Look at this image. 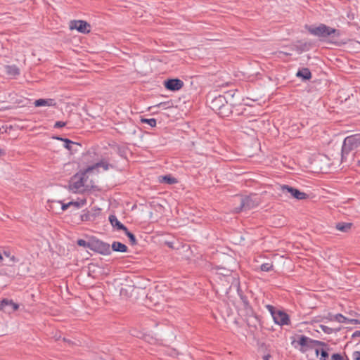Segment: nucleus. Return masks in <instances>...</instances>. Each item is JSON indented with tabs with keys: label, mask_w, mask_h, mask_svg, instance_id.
<instances>
[{
	"label": "nucleus",
	"mask_w": 360,
	"mask_h": 360,
	"mask_svg": "<svg viewBox=\"0 0 360 360\" xmlns=\"http://www.w3.org/2000/svg\"><path fill=\"white\" fill-rule=\"evenodd\" d=\"M126 236L129 238V242L132 245H135L137 244V240L136 239L135 236L131 233L128 229L127 228V231H124Z\"/></svg>",
	"instance_id": "a878e982"
},
{
	"label": "nucleus",
	"mask_w": 360,
	"mask_h": 360,
	"mask_svg": "<svg viewBox=\"0 0 360 360\" xmlns=\"http://www.w3.org/2000/svg\"><path fill=\"white\" fill-rule=\"evenodd\" d=\"M36 107H41V106H56V102L54 99L52 98H40L37 99L34 103Z\"/></svg>",
	"instance_id": "dca6fc26"
},
{
	"label": "nucleus",
	"mask_w": 360,
	"mask_h": 360,
	"mask_svg": "<svg viewBox=\"0 0 360 360\" xmlns=\"http://www.w3.org/2000/svg\"><path fill=\"white\" fill-rule=\"evenodd\" d=\"M58 202L61 204V210L63 211L66 210L70 207L68 203H62L60 201H59Z\"/></svg>",
	"instance_id": "4c0bfd02"
},
{
	"label": "nucleus",
	"mask_w": 360,
	"mask_h": 360,
	"mask_svg": "<svg viewBox=\"0 0 360 360\" xmlns=\"http://www.w3.org/2000/svg\"><path fill=\"white\" fill-rule=\"evenodd\" d=\"M109 221L111 225L116 228L117 230L127 231V227L122 224L117 218L115 215L111 214L109 216Z\"/></svg>",
	"instance_id": "f3484780"
},
{
	"label": "nucleus",
	"mask_w": 360,
	"mask_h": 360,
	"mask_svg": "<svg viewBox=\"0 0 360 360\" xmlns=\"http://www.w3.org/2000/svg\"><path fill=\"white\" fill-rule=\"evenodd\" d=\"M257 205V202L254 200L250 196L241 197L240 198V205L235 207V212L238 213L244 210H249Z\"/></svg>",
	"instance_id": "423d86ee"
},
{
	"label": "nucleus",
	"mask_w": 360,
	"mask_h": 360,
	"mask_svg": "<svg viewBox=\"0 0 360 360\" xmlns=\"http://www.w3.org/2000/svg\"><path fill=\"white\" fill-rule=\"evenodd\" d=\"M162 178H163V181L168 184H174L177 182L176 179L171 176L170 175H165Z\"/></svg>",
	"instance_id": "bb28decb"
},
{
	"label": "nucleus",
	"mask_w": 360,
	"mask_h": 360,
	"mask_svg": "<svg viewBox=\"0 0 360 360\" xmlns=\"http://www.w3.org/2000/svg\"><path fill=\"white\" fill-rule=\"evenodd\" d=\"M298 77L302 78L304 80H308L311 77V73L309 68H302L299 70L296 74Z\"/></svg>",
	"instance_id": "412c9836"
},
{
	"label": "nucleus",
	"mask_w": 360,
	"mask_h": 360,
	"mask_svg": "<svg viewBox=\"0 0 360 360\" xmlns=\"http://www.w3.org/2000/svg\"><path fill=\"white\" fill-rule=\"evenodd\" d=\"M306 29L312 35L323 39L333 34L339 37L340 33L338 30L330 27L325 24L321 23L318 26L306 25Z\"/></svg>",
	"instance_id": "f03ea898"
},
{
	"label": "nucleus",
	"mask_w": 360,
	"mask_h": 360,
	"mask_svg": "<svg viewBox=\"0 0 360 360\" xmlns=\"http://www.w3.org/2000/svg\"><path fill=\"white\" fill-rule=\"evenodd\" d=\"M273 265L270 263H264L261 265L260 269L263 271H269L272 269Z\"/></svg>",
	"instance_id": "c756f323"
},
{
	"label": "nucleus",
	"mask_w": 360,
	"mask_h": 360,
	"mask_svg": "<svg viewBox=\"0 0 360 360\" xmlns=\"http://www.w3.org/2000/svg\"><path fill=\"white\" fill-rule=\"evenodd\" d=\"M69 27L71 30H77L82 34H87L91 31V25L84 20H71L69 23Z\"/></svg>",
	"instance_id": "0eeeda50"
},
{
	"label": "nucleus",
	"mask_w": 360,
	"mask_h": 360,
	"mask_svg": "<svg viewBox=\"0 0 360 360\" xmlns=\"http://www.w3.org/2000/svg\"><path fill=\"white\" fill-rule=\"evenodd\" d=\"M56 139L64 142V147L68 149L71 153H74L78 150V148L81 145L77 142L72 141L71 140L62 137H56Z\"/></svg>",
	"instance_id": "f8f14e48"
},
{
	"label": "nucleus",
	"mask_w": 360,
	"mask_h": 360,
	"mask_svg": "<svg viewBox=\"0 0 360 360\" xmlns=\"http://www.w3.org/2000/svg\"><path fill=\"white\" fill-rule=\"evenodd\" d=\"M91 250L103 255H108L111 253L110 246L108 243L98 239L91 240Z\"/></svg>",
	"instance_id": "39448f33"
},
{
	"label": "nucleus",
	"mask_w": 360,
	"mask_h": 360,
	"mask_svg": "<svg viewBox=\"0 0 360 360\" xmlns=\"http://www.w3.org/2000/svg\"><path fill=\"white\" fill-rule=\"evenodd\" d=\"M297 342L302 347H314L315 346H326L325 342L312 340L305 335H300Z\"/></svg>",
	"instance_id": "1a4fd4ad"
},
{
	"label": "nucleus",
	"mask_w": 360,
	"mask_h": 360,
	"mask_svg": "<svg viewBox=\"0 0 360 360\" xmlns=\"http://www.w3.org/2000/svg\"><path fill=\"white\" fill-rule=\"evenodd\" d=\"M6 73L10 76H17L20 74V70L16 65H7L6 67Z\"/></svg>",
	"instance_id": "b1692460"
},
{
	"label": "nucleus",
	"mask_w": 360,
	"mask_h": 360,
	"mask_svg": "<svg viewBox=\"0 0 360 360\" xmlns=\"http://www.w3.org/2000/svg\"><path fill=\"white\" fill-rule=\"evenodd\" d=\"M86 181V174L84 173L75 174L69 185V190L74 193H83L86 191L84 184Z\"/></svg>",
	"instance_id": "20e7f679"
},
{
	"label": "nucleus",
	"mask_w": 360,
	"mask_h": 360,
	"mask_svg": "<svg viewBox=\"0 0 360 360\" xmlns=\"http://www.w3.org/2000/svg\"><path fill=\"white\" fill-rule=\"evenodd\" d=\"M68 204L69 205L70 207V206H74L77 209L80 207V203L79 202L70 201V202H68Z\"/></svg>",
	"instance_id": "c9c22d12"
},
{
	"label": "nucleus",
	"mask_w": 360,
	"mask_h": 360,
	"mask_svg": "<svg viewBox=\"0 0 360 360\" xmlns=\"http://www.w3.org/2000/svg\"><path fill=\"white\" fill-rule=\"evenodd\" d=\"M97 213L96 212L86 211L81 214V220L82 221H93L96 219Z\"/></svg>",
	"instance_id": "aec40b11"
},
{
	"label": "nucleus",
	"mask_w": 360,
	"mask_h": 360,
	"mask_svg": "<svg viewBox=\"0 0 360 360\" xmlns=\"http://www.w3.org/2000/svg\"><path fill=\"white\" fill-rule=\"evenodd\" d=\"M238 294L240 297V299L243 304V307L245 309H250V302L248 301V299L247 297V296H245V295H243L242 290L240 289V288L238 287Z\"/></svg>",
	"instance_id": "5701e85b"
},
{
	"label": "nucleus",
	"mask_w": 360,
	"mask_h": 360,
	"mask_svg": "<svg viewBox=\"0 0 360 360\" xmlns=\"http://www.w3.org/2000/svg\"><path fill=\"white\" fill-rule=\"evenodd\" d=\"M218 269L221 270V271L219 272V274L225 276H229L231 273V271L230 269H227L225 268H218Z\"/></svg>",
	"instance_id": "473e14b6"
},
{
	"label": "nucleus",
	"mask_w": 360,
	"mask_h": 360,
	"mask_svg": "<svg viewBox=\"0 0 360 360\" xmlns=\"http://www.w3.org/2000/svg\"><path fill=\"white\" fill-rule=\"evenodd\" d=\"M8 307L11 308V311H15L19 308V305L11 300L3 299L0 302V310L6 311Z\"/></svg>",
	"instance_id": "ddd939ff"
},
{
	"label": "nucleus",
	"mask_w": 360,
	"mask_h": 360,
	"mask_svg": "<svg viewBox=\"0 0 360 360\" xmlns=\"http://www.w3.org/2000/svg\"><path fill=\"white\" fill-rule=\"evenodd\" d=\"M330 360H349V359L347 356H342L340 354L335 353L331 356Z\"/></svg>",
	"instance_id": "7c9ffc66"
},
{
	"label": "nucleus",
	"mask_w": 360,
	"mask_h": 360,
	"mask_svg": "<svg viewBox=\"0 0 360 360\" xmlns=\"http://www.w3.org/2000/svg\"><path fill=\"white\" fill-rule=\"evenodd\" d=\"M211 109L221 117H228L232 113V106L229 104L223 95H219L212 98L210 102Z\"/></svg>",
	"instance_id": "f257e3e1"
},
{
	"label": "nucleus",
	"mask_w": 360,
	"mask_h": 360,
	"mask_svg": "<svg viewBox=\"0 0 360 360\" xmlns=\"http://www.w3.org/2000/svg\"><path fill=\"white\" fill-rule=\"evenodd\" d=\"M320 328L326 334H331L334 331L333 328L324 325H320Z\"/></svg>",
	"instance_id": "2f4dec72"
},
{
	"label": "nucleus",
	"mask_w": 360,
	"mask_h": 360,
	"mask_svg": "<svg viewBox=\"0 0 360 360\" xmlns=\"http://www.w3.org/2000/svg\"><path fill=\"white\" fill-rule=\"evenodd\" d=\"M274 322L279 326L289 325L290 323L289 316L284 311L278 310L273 314Z\"/></svg>",
	"instance_id": "9b49d317"
},
{
	"label": "nucleus",
	"mask_w": 360,
	"mask_h": 360,
	"mask_svg": "<svg viewBox=\"0 0 360 360\" xmlns=\"http://www.w3.org/2000/svg\"><path fill=\"white\" fill-rule=\"evenodd\" d=\"M327 319L329 321H335L334 320V315H332L331 314H328V316L326 317Z\"/></svg>",
	"instance_id": "ea45409f"
},
{
	"label": "nucleus",
	"mask_w": 360,
	"mask_h": 360,
	"mask_svg": "<svg viewBox=\"0 0 360 360\" xmlns=\"http://www.w3.org/2000/svg\"><path fill=\"white\" fill-rule=\"evenodd\" d=\"M4 154H5L4 150L0 148V157H1V155H4Z\"/></svg>",
	"instance_id": "79ce46f5"
},
{
	"label": "nucleus",
	"mask_w": 360,
	"mask_h": 360,
	"mask_svg": "<svg viewBox=\"0 0 360 360\" xmlns=\"http://www.w3.org/2000/svg\"><path fill=\"white\" fill-rule=\"evenodd\" d=\"M360 146V134L347 136L342 146V156L348 155L352 150Z\"/></svg>",
	"instance_id": "7ed1b4c3"
},
{
	"label": "nucleus",
	"mask_w": 360,
	"mask_h": 360,
	"mask_svg": "<svg viewBox=\"0 0 360 360\" xmlns=\"http://www.w3.org/2000/svg\"><path fill=\"white\" fill-rule=\"evenodd\" d=\"M353 339L356 338H360V330H356L352 335Z\"/></svg>",
	"instance_id": "58836bf2"
},
{
	"label": "nucleus",
	"mask_w": 360,
	"mask_h": 360,
	"mask_svg": "<svg viewBox=\"0 0 360 360\" xmlns=\"http://www.w3.org/2000/svg\"><path fill=\"white\" fill-rule=\"evenodd\" d=\"M271 357V356L269 354H267V355H265L264 356V360H269V358Z\"/></svg>",
	"instance_id": "a19ab883"
},
{
	"label": "nucleus",
	"mask_w": 360,
	"mask_h": 360,
	"mask_svg": "<svg viewBox=\"0 0 360 360\" xmlns=\"http://www.w3.org/2000/svg\"><path fill=\"white\" fill-rule=\"evenodd\" d=\"M141 122L143 123H147L150 127H154L156 126L157 122L156 120L154 118L150 119H141Z\"/></svg>",
	"instance_id": "c85d7f7f"
},
{
	"label": "nucleus",
	"mask_w": 360,
	"mask_h": 360,
	"mask_svg": "<svg viewBox=\"0 0 360 360\" xmlns=\"http://www.w3.org/2000/svg\"><path fill=\"white\" fill-rule=\"evenodd\" d=\"M96 167H103L104 170H108L110 168H113V165L111 164H109L105 160H102L100 162L96 163L92 167H88V169L86 170L87 171L92 170Z\"/></svg>",
	"instance_id": "a211bd4d"
},
{
	"label": "nucleus",
	"mask_w": 360,
	"mask_h": 360,
	"mask_svg": "<svg viewBox=\"0 0 360 360\" xmlns=\"http://www.w3.org/2000/svg\"><path fill=\"white\" fill-rule=\"evenodd\" d=\"M266 308L268 309L269 311L271 313V316H273L274 314H276L278 310H276L274 306L272 305H266Z\"/></svg>",
	"instance_id": "f704fd0d"
},
{
	"label": "nucleus",
	"mask_w": 360,
	"mask_h": 360,
	"mask_svg": "<svg viewBox=\"0 0 360 360\" xmlns=\"http://www.w3.org/2000/svg\"><path fill=\"white\" fill-rule=\"evenodd\" d=\"M352 357L354 360H360V352L356 351L353 352Z\"/></svg>",
	"instance_id": "e433bc0d"
},
{
	"label": "nucleus",
	"mask_w": 360,
	"mask_h": 360,
	"mask_svg": "<svg viewBox=\"0 0 360 360\" xmlns=\"http://www.w3.org/2000/svg\"><path fill=\"white\" fill-rule=\"evenodd\" d=\"M281 190L283 192V193H290L291 196L297 200H304L306 199L308 196L307 193L302 192L298 189L292 188L288 185L281 186Z\"/></svg>",
	"instance_id": "6e6552de"
},
{
	"label": "nucleus",
	"mask_w": 360,
	"mask_h": 360,
	"mask_svg": "<svg viewBox=\"0 0 360 360\" xmlns=\"http://www.w3.org/2000/svg\"><path fill=\"white\" fill-rule=\"evenodd\" d=\"M111 248L113 251L120 252H126L128 250L126 245L119 241H114L112 244Z\"/></svg>",
	"instance_id": "6ab92c4d"
},
{
	"label": "nucleus",
	"mask_w": 360,
	"mask_h": 360,
	"mask_svg": "<svg viewBox=\"0 0 360 360\" xmlns=\"http://www.w3.org/2000/svg\"><path fill=\"white\" fill-rule=\"evenodd\" d=\"M321 347H321V348L316 347L314 349L316 356V357H318L319 359V360H327V359L329 356V354L328 352V345H326V346H321Z\"/></svg>",
	"instance_id": "4468645a"
},
{
	"label": "nucleus",
	"mask_w": 360,
	"mask_h": 360,
	"mask_svg": "<svg viewBox=\"0 0 360 360\" xmlns=\"http://www.w3.org/2000/svg\"><path fill=\"white\" fill-rule=\"evenodd\" d=\"M77 245H79V246H82V247H84V248H87L91 250V240L89 241H86L84 239H79L77 240Z\"/></svg>",
	"instance_id": "cd10ccee"
},
{
	"label": "nucleus",
	"mask_w": 360,
	"mask_h": 360,
	"mask_svg": "<svg viewBox=\"0 0 360 360\" xmlns=\"http://www.w3.org/2000/svg\"><path fill=\"white\" fill-rule=\"evenodd\" d=\"M165 87L169 91H179L184 86V82L179 79H169L164 82Z\"/></svg>",
	"instance_id": "9d476101"
},
{
	"label": "nucleus",
	"mask_w": 360,
	"mask_h": 360,
	"mask_svg": "<svg viewBox=\"0 0 360 360\" xmlns=\"http://www.w3.org/2000/svg\"><path fill=\"white\" fill-rule=\"evenodd\" d=\"M352 225V223L340 222L336 224L335 228L342 232H348Z\"/></svg>",
	"instance_id": "4be33fe9"
},
{
	"label": "nucleus",
	"mask_w": 360,
	"mask_h": 360,
	"mask_svg": "<svg viewBox=\"0 0 360 360\" xmlns=\"http://www.w3.org/2000/svg\"><path fill=\"white\" fill-rule=\"evenodd\" d=\"M3 255L9 259V262L11 264H14L15 262H19V259L18 258H16L14 255H11L10 251L4 250L3 252Z\"/></svg>",
	"instance_id": "393cba45"
},
{
	"label": "nucleus",
	"mask_w": 360,
	"mask_h": 360,
	"mask_svg": "<svg viewBox=\"0 0 360 360\" xmlns=\"http://www.w3.org/2000/svg\"><path fill=\"white\" fill-rule=\"evenodd\" d=\"M334 320L339 323H350V324H359L360 321L355 319H349L341 314L334 315Z\"/></svg>",
	"instance_id": "2eb2a0df"
},
{
	"label": "nucleus",
	"mask_w": 360,
	"mask_h": 360,
	"mask_svg": "<svg viewBox=\"0 0 360 360\" xmlns=\"http://www.w3.org/2000/svg\"><path fill=\"white\" fill-rule=\"evenodd\" d=\"M162 104H163V103H160L159 104H158V105H156V107H159V106H160V105H162Z\"/></svg>",
	"instance_id": "37998d69"
},
{
	"label": "nucleus",
	"mask_w": 360,
	"mask_h": 360,
	"mask_svg": "<svg viewBox=\"0 0 360 360\" xmlns=\"http://www.w3.org/2000/svg\"><path fill=\"white\" fill-rule=\"evenodd\" d=\"M66 124H67V122H65L57 121L54 124V127L55 128H61V127H65Z\"/></svg>",
	"instance_id": "72a5a7b5"
}]
</instances>
